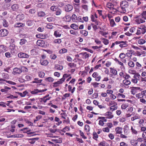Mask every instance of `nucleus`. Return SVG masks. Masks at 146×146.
<instances>
[{
	"label": "nucleus",
	"mask_w": 146,
	"mask_h": 146,
	"mask_svg": "<svg viewBox=\"0 0 146 146\" xmlns=\"http://www.w3.org/2000/svg\"><path fill=\"white\" fill-rule=\"evenodd\" d=\"M54 68L55 69L58 70H62L63 69V67L58 64H56Z\"/></svg>",
	"instance_id": "72a5a7b5"
},
{
	"label": "nucleus",
	"mask_w": 146,
	"mask_h": 146,
	"mask_svg": "<svg viewBox=\"0 0 146 146\" xmlns=\"http://www.w3.org/2000/svg\"><path fill=\"white\" fill-rule=\"evenodd\" d=\"M146 42V41L143 39H139L138 41V44H144Z\"/></svg>",
	"instance_id": "5fc2aeb1"
},
{
	"label": "nucleus",
	"mask_w": 146,
	"mask_h": 146,
	"mask_svg": "<svg viewBox=\"0 0 146 146\" xmlns=\"http://www.w3.org/2000/svg\"><path fill=\"white\" fill-rule=\"evenodd\" d=\"M27 42V40L24 38L21 39L20 40V44L22 45L25 44Z\"/></svg>",
	"instance_id": "13d9d810"
},
{
	"label": "nucleus",
	"mask_w": 146,
	"mask_h": 146,
	"mask_svg": "<svg viewBox=\"0 0 146 146\" xmlns=\"http://www.w3.org/2000/svg\"><path fill=\"white\" fill-rule=\"evenodd\" d=\"M62 42L61 39L58 38L54 39L53 41V43L54 44H60Z\"/></svg>",
	"instance_id": "473e14b6"
},
{
	"label": "nucleus",
	"mask_w": 146,
	"mask_h": 146,
	"mask_svg": "<svg viewBox=\"0 0 146 146\" xmlns=\"http://www.w3.org/2000/svg\"><path fill=\"white\" fill-rule=\"evenodd\" d=\"M31 54L32 55L35 56L36 54V49H33L31 51Z\"/></svg>",
	"instance_id": "79ce46f5"
},
{
	"label": "nucleus",
	"mask_w": 146,
	"mask_h": 146,
	"mask_svg": "<svg viewBox=\"0 0 146 146\" xmlns=\"http://www.w3.org/2000/svg\"><path fill=\"white\" fill-rule=\"evenodd\" d=\"M110 24L111 27H113L116 25L113 19L110 20Z\"/></svg>",
	"instance_id": "c9c22d12"
},
{
	"label": "nucleus",
	"mask_w": 146,
	"mask_h": 146,
	"mask_svg": "<svg viewBox=\"0 0 146 146\" xmlns=\"http://www.w3.org/2000/svg\"><path fill=\"white\" fill-rule=\"evenodd\" d=\"M80 33L82 35H84L85 36H87L88 35V32L84 30H82L80 31Z\"/></svg>",
	"instance_id": "58836bf2"
},
{
	"label": "nucleus",
	"mask_w": 146,
	"mask_h": 146,
	"mask_svg": "<svg viewBox=\"0 0 146 146\" xmlns=\"http://www.w3.org/2000/svg\"><path fill=\"white\" fill-rule=\"evenodd\" d=\"M93 138L94 139L97 140V139L98 137V135L97 133L95 132H94L93 133Z\"/></svg>",
	"instance_id": "ea45409f"
},
{
	"label": "nucleus",
	"mask_w": 146,
	"mask_h": 146,
	"mask_svg": "<svg viewBox=\"0 0 146 146\" xmlns=\"http://www.w3.org/2000/svg\"><path fill=\"white\" fill-rule=\"evenodd\" d=\"M120 7L118 9L119 11L121 13H125L126 12V9L128 6V3L124 1L120 3Z\"/></svg>",
	"instance_id": "f257e3e1"
},
{
	"label": "nucleus",
	"mask_w": 146,
	"mask_h": 146,
	"mask_svg": "<svg viewBox=\"0 0 146 146\" xmlns=\"http://www.w3.org/2000/svg\"><path fill=\"white\" fill-rule=\"evenodd\" d=\"M63 19L66 22H69L71 20V17L69 15H66L63 17Z\"/></svg>",
	"instance_id": "6ab92c4d"
},
{
	"label": "nucleus",
	"mask_w": 146,
	"mask_h": 146,
	"mask_svg": "<svg viewBox=\"0 0 146 146\" xmlns=\"http://www.w3.org/2000/svg\"><path fill=\"white\" fill-rule=\"evenodd\" d=\"M144 96L143 95L142 93V91L141 92V93L137 94L136 95V97L138 99H141L143 98Z\"/></svg>",
	"instance_id": "f704fd0d"
},
{
	"label": "nucleus",
	"mask_w": 146,
	"mask_h": 146,
	"mask_svg": "<svg viewBox=\"0 0 146 146\" xmlns=\"http://www.w3.org/2000/svg\"><path fill=\"white\" fill-rule=\"evenodd\" d=\"M72 19L74 22H78V17L75 14H73L71 17V19Z\"/></svg>",
	"instance_id": "f3484780"
},
{
	"label": "nucleus",
	"mask_w": 146,
	"mask_h": 146,
	"mask_svg": "<svg viewBox=\"0 0 146 146\" xmlns=\"http://www.w3.org/2000/svg\"><path fill=\"white\" fill-rule=\"evenodd\" d=\"M131 130L132 134L137 135L138 133V132L135 129H133L132 126L131 127Z\"/></svg>",
	"instance_id": "8fccbe9b"
},
{
	"label": "nucleus",
	"mask_w": 146,
	"mask_h": 146,
	"mask_svg": "<svg viewBox=\"0 0 146 146\" xmlns=\"http://www.w3.org/2000/svg\"><path fill=\"white\" fill-rule=\"evenodd\" d=\"M9 33L8 31L5 29L0 30V37H3L7 36Z\"/></svg>",
	"instance_id": "39448f33"
},
{
	"label": "nucleus",
	"mask_w": 146,
	"mask_h": 146,
	"mask_svg": "<svg viewBox=\"0 0 146 146\" xmlns=\"http://www.w3.org/2000/svg\"><path fill=\"white\" fill-rule=\"evenodd\" d=\"M117 109V107L115 105H113L111 106L110 108V111H113Z\"/></svg>",
	"instance_id": "c756f323"
},
{
	"label": "nucleus",
	"mask_w": 146,
	"mask_h": 146,
	"mask_svg": "<svg viewBox=\"0 0 146 146\" xmlns=\"http://www.w3.org/2000/svg\"><path fill=\"white\" fill-rule=\"evenodd\" d=\"M141 90L139 87H132L131 90V93L133 95L141 91Z\"/></svg>",
	"instance_id": "7ed1b4c3"
},
{
	"label": "nucleus",
	"mask_w": 146,
	"mask_h": 146,
	"mask_svg": "<svg viewBox=\"0 0 146 146\" xmlns=\"http://www.w3.org/2000/svg\"><path fill=\"white\" fill-rule=\"evenodd\" d=\"M24 18V15L23 14H21L18 15L16 17V19L17 20L20 21L23 19Z\"/></svg>",
	"instance_id": "dca6fc26"
},
{
	"label": "nucleus",
	"mask_w": 146,
	"mask_h": 146,
	"mask_svg": "<svg viewBox=\"0 0 146 146\" xmlns=\"http://www.w3.org/2000/svg\"><path fill=\"white\" fill-rule=\"evenodd\" d=\"M123 83L124 84L126 85L127 86L130 84L131 82L129 81L126 80H124L123 81Z\"/></svg>",
	"instance_id": "37998d69"
},
{
	"label": "nucleus",
	"mask_w": 146,
	"mask_h": 146,
	"mask_svg": "<svg viewBox=\"0 0 146 146\" xmlns=\"http://www.w3.org/2000/svg\"><path fill=\"white\" fill-rule=\"evenodd\" d=\"M102 40H103V42L104 43V44L106 45H107L109 43V40L108 39L105 38H103L102 39Z\"/></svg>",
	"instance_id": "6e6d98bb"
},
{
	"label": "nucleus",
	"mask_w": 146,
	"mask_h": 146,
	"mask_svg": "<svg viewBox=\"0 0 146 146\" xmlns=\"http://www.w3.org/2000/svg\"><path fill=\"white\" fill-rule=\"evenodd\" d=\"M46 45L44 41L40 40H37V46H39L41 47H45Z\"/></svg>",
	"instance_id": "423d86ee"
},
{
	"label": "nucleus",
	"mask_w": 146,
	"mask_h": 146,
	"mask_svg": "<svg viewBox=\"0 0 146 146\" xmlns=\"http://www.w3.org/2000/svg\"><path fill=\"white\" fill-rule=\"evenodd\" d=\"M70 27L71 28L75 30H77L78 29V26L75 23L72 24L70 25Z\"/></svg>",
	"instance_id": "c85d7f7f"
},
{
	"label": "nucleus",
	"mask_w": 146,
	"mask_h": 146,
	"mask_svg": "<svg viewBox=\"0 0 146 146\" xmlns=\"http://www.w3.org/2000/svg\"><path fill=\"white\" fill-rule=\"evenodd\" d=\"M20 68L21 70V72L22 71L27 72L28 71V69L26 67L24 66L21 67Z\"/></svg>",
	"instance_id": "69168bd1"
},
{
	"label": "nucleus",
	"mask_w": 146,
	"mask_h": 146,
	"mask_svg": "<svg viewBox=\"0 0 146 146\" xmlns=\"http://www.w3.org/2000/svg\"><path fill=\"white\" fill-rule=\"evenodd\" d=\"M140 118V116L138 114H136L135 116L131 118V120L132 121H134L135 120L139 119Z\"/></svg>",
	"instance_id": "7c9ffc66"
},
{
	"label": "nucleus",
	"mask_w": 146,
	"mask_h": 146,
	"mask_svg": "<svg viewBox=\"0 0 146 146\" xmlns=\"http://www.w3.org/2000/svg\"><path fill=\"white\" fill-rule=\"evenodd\" d=\"M129 129V127L128 126L126 125L124 126L123 131L125 134L127 135L128 134Z\"/></svg>",
	"instance_id": "393cba45"
},
{
	"label": "nucleus",
	"mask_w": 146,
	"mask_h": 146,
	"mask_svg": "<svg viewBox=\"0 0 146 146\" xmlns=\"http://www.w3.org/2000/svg\"><path fill=\"white\" fill-rule=\"evenodd\" d=\"M51 98V97H49L48 98L44 97L43 98H40V101L41 102H43L44 103H45L47 101L49 100Z\"/></svg>",
	"instance_id": "5701e85b"
},
{
	"label": "nucleus",
	"mask_w": 146,
	"mask_h": 146,
	"mask_svg": "<svg viewBox=\"0 0 146 146\" xmlns=\"http://www.w3.org/2000/svg\"><path fill=\"white\" fill-rule=\"evenodd\" d=\"M64 8L66 12H69L72 10L73 7L71 5L67 4L64 6Z\"/></svg>",
	"instance_id": "20e7f679"
},
{
	"label": "nucleus",
	"mask_w": 146,
	"mask_h": 146,
	"mask_svg": "<svg viewBox=\"0 0 146 146\" xmlns=\"http://www.w3.org/2000/svg\"><path fill=\"white\" fill-rule=\"evenodd\" d=\"M141 17L142 19H143L144 20L146 19V11H144L141 13Z\"/></svg>",
	"instance_id": "e433bc0d"
},
{
	"label": "nucleus",
	"mask_w": 146,
	"mask_h": 146,
	"mask_svg": "<svg viewBox=\"0 0 146 146\" xmlns=\"http://www.w3.org/2000/svg\"><path fill=\"white\" fill-rule=\"evenodd\" d=\"M136 77L138 79V81L140 82V84H142L144 82H146V78H143L141 77L140 75L139 74H138V76Z\"/></svg>",
	"instance_id": "9d476101"
},
{
	"label": "nucleus",
	"mask_w": 146,
	"mask_h": 146,
	"mask_svg": "<svg viewBox=\"0 0 146 146\" xmlns=\"http://www.w3.org/2000/svg\"><path fill=\"white\" fill-rule=\"evenodd\" d=\"M70 76V74H64L63 75L62 78L61 79H63V80H62L64 82L66 78L69 77Z\"/></svg>",
	"instance_id": "052dcab7"
},
{
	"label": "nucleus",
	"mask_w": 146,
	"mask_h": 146,
	"mask_svg": "<svg viewBox=\"0 0 146 146\" xmlns=\"http://www.w3.org/2000/svg\"><path fill=\"white\" fill-rule=\"evenodd\" d=\"M67 52V50L66 48H63L61 49L60 50V53L63 54L66 53Z\"/></svg>",
	"instance_id": "4d7b16f0"
},
{
	"label": "nucleus",
	"mask_w": 146,
	"mask_h": 146,
	"mask_svg": "<svg viewBox=\"0 0 146 146\" xmlns=\"http://www.w3.org/2000/svg\"><path fill=\"white\" fill-rule=\"evenodd\" d=\"M121 43L119 45L120 47L123 48L127 46V41H121Z\"/></svg>",
	"instance_id": "aec40b11"
},
{
	"label": "nucleus",
	"mask_w": 146,
	"mask_h": 146,
	"mask_svg": "<svg viewBox=\"0 0 146 146\" xmlns=\"http://www.w3.org/2000/svg\"><path fill=\"white\" fill-rule=\"evenodd\" d=\"M25 26V24L20 23H18L14 25V27L16 28L23 27Z\"/></svg>",
	"instance_id": "a211bd4d"
},
{
	"label": "nucleus",
	"mask_w": 146,
	"mask_h": 146,
	"mask_svg": "<svg viewBox=\"0 0 146 146\" xmlns=\"http://www.w3.org/2000/svg\"><path fill=\"white\" fill-rule=\"evenodd\" d=\"M62 80H63L61 78L59 81L54 83L53 84V86L54 87H57L58 86L59 84H62L63 82H64Z\"/></svg>",
	"instance_id": "2eb2a0df"
},
{
	"label": "nucleus",
	"mask_w": 146,
	"mask_h": 146,
	"mask_svg": "<svg viewBox=\"0 0 146 146\" xmlns=\"http://www.w3.org/2000/svg\"><path fill=\"white\" fill-rule=\"evenodd\" d=\"M3 25L4 27H8V24L7 22V21L5 20L4 19L3 20Z\"/></svg>",
	"instance_id": "09e8293b"
},
{
	"label": "nucleus",
	"mask_w": 146,
	"mask_h": 146,
	"mask_svg": "<svg viewBox=\"0 0 146 146\" xmlns=\"http://www.w3.org/2000/svg\"><path fill=\"white\" fill-rule=\"evenodd\" d=\"M18 56L21 58H28L29 57V56L27 54L23 53L20 52L18 54Z\"/></svg>",
	"instance_id": "1a4fd4ad"
},
{
	"label": "nucleus",
	"mask_w": 146,
	"mask_h": 146,
	"mask_svg": "<svg viewBox=\"0 0 146 146\" xmlns=\"http://www.w3.org/2000/svg\"><path fill=\"white\" fill-rule=\"evenodd\" d=\"M103 131L105 132L109 133L110 132V130L108 127L104 128L102 129Z\"/></svg>",
	"instance_id": "680f3d73"
},
{
	"label": "nucleus",
	"mask_w": 146,
	"mask_h": 146,
	"mask_svg": "<svg viewBox=\"0 0 146 146\" xmlns=\"http://www.w3.org/2000/svg\"><path fill=\"white\" fill-rule=\"evenodd\" d=\"M91 25L94 30V31H96L98 29V27L96 25H95L93 23H92Z\"/></svg>",
	"instance_id": "338daca9"
},
{
	"label": "nucleus",
	"mask_w": 146,
	"mask_h": 146,
	"mask_svg": "<svg viewBox=\"0 0 146 146\" xmlns=\"http://www.w3.org/2000/svg\"><path fill=\"white\" fill-rule=\"evenodd\" d=\"M128 65L130 68H133L134 67L135 64L133 61H130L128 63Z\"/></svg>",
	"instance_id": "2f4dec72"
},
{
	"label": "nucleus",
	"mask_w": 146,
	"mask_h": 146,
	"mask_svg": "<svg viewBox=\"0 0 146 146\" xmlns=\"http://www.w3.org/2000/svg\"><path fill=\"white\" fill-rule=\"evenodd\" d=\"M40 63L42 65H47L48 64V62L47 60L41 59Z\"/></svg>",
	"instance_id": "bb28decb"
},
{
	"label": "nucleus",
	"mask_w": 146,
	"mask_h": 146,
	"mask_svg": "<svg viewBox=\"0 0 146 146\" xmlns=\"http://www.w3.org/2000/svg\"><path fill=\"white\" fill-rule=\"evenodd\" d=\"M7 47L5 46L0 45V53L2 52H4L6 51Z\"/></svg>",
	"instance_id": "b1692460"
},
{
	"label": "nucleus",
	"mask_w": 146,
	"mask_h": 146,
	"mask_svg": "<svg viewBox=\"0 0 146 146\" xmlns=\"http://www.w3.org/2000/svg\"><path fill=\"white\" fill-rule=\"evenodd\" d=\"M128 104L127 103H125L122 104L121 106V108L124 110L128 106Z\"/></svg>",
	"instance_id": "4c0bfd02"
},
{
	"label": "nucleus",
	"mask_w": 146,
	"mask_h": 146,
	"mask_svg": "<svg viewBox=\"0 0 146 146\" xmlns=\"http://www.w3.org/2000/svg\"><path fill=\"white\" fill-rule=\"evenodd\" d=\"M55 11H56L55 14L57 15H60L62 12L61 9H57Z\"/></svg>",
	"instance_id": "a18cd8bd"
},
{
	"label": "nucleus",
	"mask_w": 146,
	"mask_h": 146,
	"mask_svg": "<svg viewBox=\"0 0 146 146\" xmlns=\"http://www.w3.org/2000/svg\"><path fill=\"white\" fill-rule=\"evenodd\" d=\"M21 73V70L20 68L15 67L13 69V74L14 75H17Z\"/></svg>",
	"instance_id": "6e6552de"
},
{
	"label": "nucleus",
	"mask_w": 146,
	"mask_h": 146,
	"mask_svg": "<svg viewBox=\"0 0 146 146\" xmlns=\"http://www.w3.org/2000/svg\"><path fill=\"white\" fill-rule=\"evenodd\" d=\"M19 6L18 4H14L12 6L11 8L12 10L13 11H17L19 8Z\"/></svg>",
	"instance_id": "4be33fe9"
},
{
	"label": "nucleus",
	"mask_w": 146,
	"mask_h": 146,
	"mask_svg": "<svg viewBox=\"0 0 146 146\" xmlns=\"http://www.w3.org/2000/svg\"><path fill=\"white\" fill-rule=\"evenodd\" d=\"M84 129L86 132H89L90 130V127L88 125H86L85 126Z\"/></svg>",
	"instance_id": "e2e57ef3"
},
{
	"label": "nucleus",
	"mask_w": 146,
	"mask_h": 146,
	"mask_svg": "<svg viewBox=\"0 0 146 146\" xmlns=\"http://www.w3.org/2000/svg\"><path fill=\"white\" fill-rule=\"evenodd\" d=\"M123 128L120 127H117L115 129V131L116 134H121L122 133Z\"/></svg>",
	"instance_id": "ddd939ff"
},
{
	"label": "nucleus",
	"mask_w": 146,
	"mask_h": 146,
	"mask_svg": "<svg viewBox=\"0 0 146 146\" xmlns=\"http://www.w3.org/2000/svg\"><path fill=\"white\" fill-rule=\"evenodd\" d=\"M10 89H11V88L5 86L4 87V88L1 89V91L2 92H4L5 93H6L8 91V90Z\"/></svg>",
	"instance_id": "cd10ccee"
},
{
	"label": "nucleus",
	"mask_w": 146,
	"mask_h": 146,
	"mask_svg": "<svg viewBox=\"0 0 146 146\" xmlns=\"http://www.w3.org/2000/svg\"><path fill=\"white\" fill-rule=\"evenodd\" d=\"M62 32L59 30H56L54 31V35L56 38L60 37L62 35Z\"/></svg>",
	"instance_id": "f8f14e48"
},
{
	"label": "nucleus",
	"mask_w": 146,
	"mask_h": 146,
	"mask_svg": "<svg viewBox=\"0 0 146 146\" xmlns=\"http://www.w3.org/2000/svg\"><path fill=\"white\" fill-rule=\"evenodd\" d=\"M70 129V128L68 126H66L63 129L61 130V131L62 132H65L66 131H69Z\"/></svg>",
	"instance_id": "de8ad7c7"
},
{
	"label": "nucleus",
	"mask_w": 146,
	"mask_h": 146,
	"mask_svg": "<svg viewBox=\"0 0 146 146\" xmlns=\"http://www.w3.org/2000/svg\"><path fill=\"white\" fill-rule=\"evenodd\" d=\"M106 6L107 8L109 9L110 10H113V11H110V13L114 14L117 12V9L114 8V5L111 3L110 2L107 3L106 4Z\"/></svg>",
	"instance_id": "f03ea898"
},
{
	"label": "nucleus",
	"mask_w": 146,
	"mask_h": 146,
	"mask_svg": "<svg viewBox=\"0 0 146 146\" xmlns=\"http://www.w3.org/2000/svg\"><path fill=\"white\" fill-rule=\"evenodd\" d=\"M104 115L106 117V118L109 119H111L114 117L112 113L110 111L106 112L104 114Z\"/></svg>",
	"instance_id": "0eeeda50"
},
{
	"label": "nucleus",
	"mask_w": 146,
	"mask_h": 146,
	"mask_svg": "<svg viewBox=\"0 0 146 146\" xmlns=\"http://www.w3.org/2000/svg\"><path fill=\"white\" fill-rule=\"evenodd\" d=\"M80 135L82 137V138L84 139H86L87 137H86L83 132H82L81 130L79 131Z\"/></svg>",
	"instance_id": "3c124183"
},
{
	"label": "nucleus",
	"mask_w": 146,
	"mask_h": 146,
	"mask_svg": "<svg viewBox=\"0 0 146 146\" xmlns=\"http://www.w3.org/2000/svg\"><path fill=\"white\" fill-rule=\"evenodd\" d=\"M45 13L42 11H40L38 13V15L39 17H43L45 15Z\"/></svg>",
	"instance_id": "864d4df0"
},
{
	"label": "nucleus",
	"mask_w": 146,
	"mask_h": 146,
	"mask_svg": "<svg viewBox=\"0 0 146 146\" xmlns=\"http://www.w3.org/2000/svg\"><path fill=\"white\" fill-rule=\"evenodd\" d=\"M119 57L121 59H123L125 57V55L124 53H122L120 54Z\"/></svg>",
	"instance_id": "0e129e2a"
},
{
	"label": "nucleus",
	"mask_w": 146,
	"mask_h": 146,
	"mask_svg": "<svg viewBox=\"0 0 146 146\" xmlns=\"http://www.w3.org/2000/svg\"><path fill=\"white\" fill-rule=\"evenodd\" d=\"M138 29L141 30V33L143 34H144L146 32L145 27V26L143 27H139Z\"/></svg>",
	"instance_id": "a19ab883"
},
{
	"label": "nucleus",
	"mask_w": 146,
	"mask_h": 146,
	"mask_svg": "<svg viewBox=\"0 0 146 146\" xmlns=\"http://www.w3.org/2000/svg\"><path fill=\"white\" fill-rule=\"evenodd\" d=\"M26 24L28 26H31L33 25L34 23L31 21L29 20L27 21Z\"/></svg>",
	"instance_id": "c03bdc74"
},
{
	"label": "nucleus",
	"mask_w": 146,
	"mask_h": 146,
	"mask_svg": "<svg viewBox=\"0 0 146 146\" xmlns=\"http://www.w3.org/2000/svg\"><path fill=\"white\" fill-rule=\"evenodd\" d=\"M38 76L40 78H43L45 75L44 73L42 72H40L38 73Z\"/></svg>",
	"instance_id": "bf43d9fd"
},
{
	"label": "nucleus",
	"mask_w": 146,
	"mask_h": 146,
	"mask_svg": "<svg viewBox=\"0 0 146 146\" xmlns=\"http://www.w3.org/2000/svg\"><path fill=\"white\" fill-rule=\"evenodd\" d=\"M138 76V74L135 75L133 76V78L131 79V82L134 84H136L138 81V79L136 77Z\"/></svg>",
	"instance_id": "4468645a"
},
{
	"label": "nucleus",
	"mask_w": 146,
	"mask_h": 146,
	"mask_svg": "<svg viewBox=\"0 0 146 146\" xmlns=\"http://www.w3.org/2000/svg\"><path fill=\"white\" fill-rule=\"evenodd\" d=\"M140 102L143 104H146V100L143 98L140 99Z\"/></svg>",
	"instance_id": "774afa93"
},
{
	"label": "nucleus",
	"mask_w": 146,
	"mask_h": 146,
	"mask_svg": "<svg viewBox=\"0 0 146 146\" xmlns=\"http://www.w3.org/2000/svg\"><path fill=\"white\" fill-rule=\"evenodd\" d=\"M46 19L49 22H52L55 21L54 18L52 17H48Z\"/></svg>",
	"instance_id": "49530a36"
},
{
	"label": "nucleus",
	"mask_w": 146,
	"mask_h": 146,
	"mask_svg": "<svg viewBox=\"0 0 146 146\" xmlns=\"http://www.w3.org/2000/svg\"><path fill=\"white\" fill-rule=\"evenodd\" d=\"M80 55L83 56V58L84 59L88 58L89 56V54H88L86 52L80 53Z\"/></svg>",
	"instance_id": "412c9836"
},
{
	"label": "nucleus",
	"mask_w": 146,
	"mask_h": 146,
	"mask_svg": "<svg viewBox=\"0 0 146 146\" xmlns=\"http://www.w3.org/2000/svg\"><path fill=\"white\" fill-rule=\"evenodd\" d=\"M68 66L71 68L75 67L76 66V65L74 63H69L68 64Z\"/></svg>",
	"instance_id": "603ef678"
},
{
	"label": "nucleus",
	"mask_w": 146,
	"mask_h": 146,
	"mask_svg": "<svg viewBox=\"0 0 146 146\" xmlns=\"http://www.w3.org/2000/svg\"><path fill=\"white\" fill-rule=\"evenodd\" d=\"M110 72L113 74V75H115L117 74V71L114 68H110Z\"/></svg>",
	"instance_id": "a878e982"
},
{
	"label": "nucleus",
	"mask_w": 146,
	"mask_h": 146,
	"mask_svg": "<svg viewBox=\"0 0 146 146\" xmlns=\"http://www.w3.org/2000/svg\"><path fill=\"white\" fill-rule=\"evenodd\" d=\"M137 19L135 20V22L137 24H140L141 23H143L145 22V20L143 19L141 17V16L140 15L139 18L136 17Z\"/></svg>",
	"instance_id": "9b49d317"
}]
</instances>
